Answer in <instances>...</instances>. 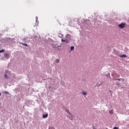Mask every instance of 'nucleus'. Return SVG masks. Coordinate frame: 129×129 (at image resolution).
<instances>
[{
  "instance_id": "obj_20",
  "label": "nucleus",
  "mask_w": 129,
  "mask_h": 129,
  "mask_svg": "<svg viewBox=\"0 0 129 129\" xmlns=\"http://www.w3.org/2000/svg\"><path fill=\"white\" fill-rule=\"evenodd\" d=\"M1 95H2V94L0 93V96H1Z\"/></svg>"
},
{
  "instance_id": "obj_16",
  "label": "nucleus",
  "mask_w": 129,
  "mask_h": 129,
  "mask_svg": "<svg viewBox=\"0 0 129 129\" xmlns=\"http://www.w3.org/2000/svg\"><path fill=\"white\" fill-rule=\"evenodd\" d=\"M58 37H62L63 35L62 34H60V35H58Z\"/></svg>"
},
{
  "instance_id": "obj_19",
  "label": "nucleus",
  "mask_w": 129,
  "mask_h": 129,
  "mask_svg": "<svg viewBox=\"0 0 129 129\" xmlns=\"http://www.w3.org/2000/svg\"><path fill=\"white\" fill-rule=\"evenodd\" d=\"M57 47H58L59 48H61V46H55V48H57Z\"/></svg>"
},
{
  "instance_id": "obj_12",
  "label": "nucleus",
  "mask_w": 129,
  "mask_h": 129,
  "mask_svg": "<svg viewBox=\"0 0 129 129\" xmlns=\"http://www.w3.org/2000/svg\"><path fill=\"white\" fill-rule=\"evenodd\" d=\"M4 52H5V50L4 49H2L0 50V53H4Z\"/></svg>"
},
{
  "instance_id": "obj_11",
  "label": "nucleus",
  "mask_w": 129,
  "mask_h": 129,
  "mask_svg": "<svg viewBox=\"0 0 129 129\" xmlns=\"http://www.w3.org/2000/svg\"><path fill=\"white\" fill-rule=\"evenodd\" d=\"M73 50H74V46L71 47V50L73 51Z\"/></svg>"
},
{
  "instance_id": "obj_7",
  "label": "nucleus",
  "mask_w": 129,
  "mask_h": 129,
  "mask_svg": "<svg viewBox=\"0 0 129 129\" xmlns=\"http://www.w3.org/2000/svg\"><path fill=\"white\" fill-rule=\"evenodd\" d=\"M112 76H113V77H115V76H117V74H116V73H113L112 74Z\"/></svg>"
},
{
  "instance_id": "obj_13",
  "label": "nucleus",
  "mask_w": 129,
  "mask_h": 129,
  "mask_svg": "<svg viewBox=\"0 0 129 129\" xmlns=\"http://www.w3.org/2000/svg\"><path fill=\"white\" fill-rule=\"evenodd\" d=\"M112 112H113V110H110L109 113H112Z\"/></svg>"
},
{
  "instance_id": "obj_17",
  "label": "nucleus",
  "mask_w": 129,
  "mask_h": 129,
  "mask_svg": "<svg viewBox=\"0 0 129 129\" xmlns=\"http://www.w3.org/2000/svg\"><path fill=\"white\" fill-rule=\"evenodd\" d=\"M113 129H118V127H114L113 128Z\"/></svg>"
},
{
  "instance_id": "obj_18",
  "label": "nucleus",
  "mask_w": 129,
  "mask_h": 129,
  "mask_svg": "<svg viewBox=\"0 0 129 129\" xmlns=\"http://www.w3.org/2000/svg\"><path fill=\"white\" fill-rule=\"evenodd\" d=\"M61 41L62 42H65V40H64L63 39H61Z\"/></svg>"
},
{
  "instance_id": "obj_15",
  "label": "nucleus",
  "mask_w": 129,
  "mask_h": 129,
  "mask_svg": "<svg viewBox=\"0 0 129 129\" xmlns=\"http://www.w3.org/2000/svg\"><path fill=\"white\" fill-rule=\"evenodd\" d=\"M48 129H55V128H54L53 127H50Z\"/></svg>"
},
{
  "instance_id": "obj_5",
  "label": "nucleus",
  "mask_w": 129,
  "mask_h": 129,
  "mask_svg": "<svg viewBox=\"0 0 129 129\" xmlns=\"http://www.w3.org/2000/svg\"><path fill=\"white\" fill-rule=\"evenodd\" d=\"M82 94H83L84 95H86V94H87V92H86V91H82Z\"/></svg>"
},
{
  "instance_id": "obj_8",
  "label": "nucleus",
  "mask_w": 129,
  "mask_h": 129,
  "mask_svg": "<svg viewBox=\"0 0 129 129\" xmlns=\"http://www.w3.org/2000/svg\"><path fill=\"white\" fill-rule=\"evenodd\" d=\"M5 58H9V57H10V55H9V54L7 53L5 54Z\"/></svg>"
},
{
  "instance_id": "obj_9",
  "label": "nucleus",
  "mask_w": 129,
  "mask_h": 129,
  "mask_svg": "<svg viewBox=\"0 0 129 129\" xmlns=\"http://www.w3.org/2000/svg\"><path fill=\"white\" fill-rule=\"evenodd\" d=\"M22 45H23V46H26V47H28V44L26 43H21Z\"/></svg>"
},
{
  "instance_id": "obj_1",
  "label": "nucleus",
  "mask_w": 129,
  "mask_h": 129,
  "mask_svg": "<svg viewBox=\"0 0 129 129\" xmlns=\"http://www.w3.org/2000/svg\"><path fill=\"white\" fill-rule=\"evenodd\" d=\"M118 26H119V28H120L121 29H123V28H124V27H125V24L121 23V24H119Z\"/></svg>"
},
{
  "instance_id": "obj_21",
  "label": "nucleus",
  "mask_w": 129,
  "mask_h": 129,
  "mask_svg": "<svg viewBox=\"0 0 129 129\" xmlns=\"http://www.w3.org/2000/svg\"><path fill=\"white\" fill-rule=\"evenodd\" d=\"M67 113H68V111L67 112Z\"/></svg>"
},
{
  "instance_id": "obj_4",
  "label": "nucleus",
  "mask_w": 129,
  "mask_h": 129,
  "mask_svg": "<svg viewBox=\"0 0 129 129\" xmlns=\"http://www.w3.org/2000/svg\"><path fill=\"white\" fill-rule=\"evenodd\" d=\"M42 117L43 118H47L48 117V114H43Z\"/></svg>"
},
{
  "instance_id": "obj_6",
  "label": "nucleus",
  "mask_w": 129,
  "mask_h": 129,
  "mask_svg": "<svg viewBox=\"0 0 129 129\" xmlns=\"http://www.w3.org/2000/svg\"><path fill=\"white\" fill-rule=\"evenodd\" d=\"M120 58H125V57H126V55L123 54L122 55H120Z\"/></svg>"
},
{
  "instance_id": "obj_10",
  "label": "nucleus",
  "mask_w": 129,
  "mask_h": 129,
  "mask_svg": "<svg viewBox=\"0 0 129 129\" xmlns=\"http://www.w3.org/2000/svg\"><path fill=\"white\" fill-rule=\"evenodd\" d=\"M55 62L56 63H59V62H60V60L59 59H56Z\"/></svg>"
},
{
  "instance_id": "obj_2",
  "label": "nucleus",
  "mask_w": 129,
  "mask_h": 129,
  "mask_svg": "<svg viewBox=\"0 0 129 129\" xmlns=\"http://www.w3.org/2000/svg\"><path fill=\"white\" fill-rule=\"evenodd\" d=\"M113 80H118V81H120V80H121L122 81H123V82H124V79H122V78H120V79H113Z\"/></svg>"
},
{
  "instance_id": "obj_14",
  "label": "nucleus",
  "mask_w": 129,
  "mask_h": 129,
  "mask_svg": "<svg viewBox=\"0 0 129 129\" xmlns=\"http://www.w3.org/2000/svg\"><path fill=\"white\" fill-rule=\"evenodd\" d=\"M4 77H5L6 78H8V76L7 75V74H5Z\"/></svg>"
},
{
  "instance_id": "obj_3",
  "label": "nucleus",
  "mask_w": 129,
  "mask_h": 129,
  "mask_svg": "<svg viewBox=\"0 0 129 129\" xmlns=\"http://www.w3.org/2000/svg\"><path fill=\"white\" fill-rule=\"evenodd\" d=\"M68 116H69V118H71V119H72V118L73 117V115H72V113H69V115H68Z\"/></svg>"
}]
</instances>
